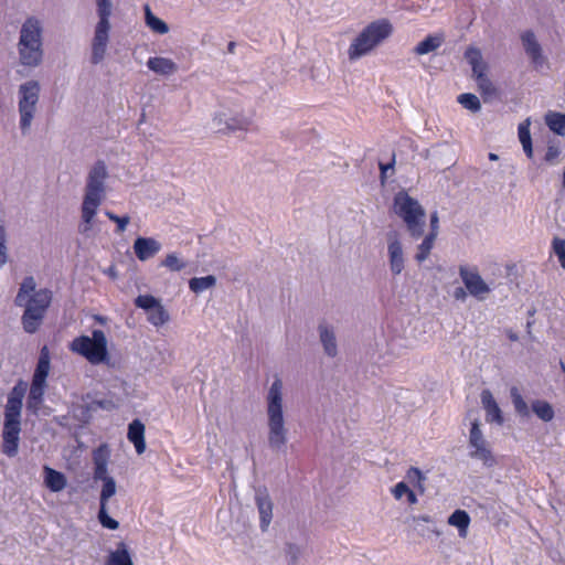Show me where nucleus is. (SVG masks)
<instances>
[{
  "label": "nucleus",
  "instance_id": "1",
  "mask_svg": "<svg viewBox=\"0 0 565 565\" xmlns=\"http://www.w3.org/2000/svg\"><path fill=\"white\" fill-rule=\"evenodd\" d=\"M36 284L32 276L25 277L15 297V305L24 307L22 326L26 333H35L41 327L52 301V291L43 288L35 290Z\"/></svg>",
  "mask_w": 565,
  "mask_h": 565
},
{
  "label": "nucleus",
  "instance_id": "2",
  "mask_svg": "<svg viewBox=\"0 0 565 565\" xmlns=\"http://www.w3.org/2000/svg\"><path fill=\"white\" fill-rule=\"evenodd\" d=\"M26 382L19 380L8 395L3 413L2 452L14 457L19 450L21 433L22 402L26 392Z\"/></svg>",
  "mask_w": 565,
  "mask_h": 565
},
{
  "label": "nucleus",
  "instance_id": "3",
  "mask_svg": "<svg viewBox=\"0 0 565 565\" xmlns=\"http://www.w3.org/2000/svg\"><path fill=\"white\" fill-rule=\"evenodd\" d=\"M107 170L104 161H97L90 169L87 178L85 195L82 204V220L85 223L82 232L90 228V224L97 213L105 195V180Z\"/></svg>",
  "mask_w": 565,
  "mask_h": 565
},
{
  "label": "nucleus",
  "instance_id": "4",
  "mask_svg": "<svg viewBox=\"0 0 565 565\" xmlns=\"http://www.w3.org/2000/svg\"><path fill=\"white\" fill-rule=\"evenodd\" d=\"M393 209L395 214L405 223L412 238L418 239L423 236L426 212L416 199L402 190L394 196Z\"/></svg>",
  "mask_w": 565,
  "mask_h": 565
},
{
  "label": "nucleus",
  "instance_id": "5",
  "mask_svg": "<svg viewBox=\"0 0 565 565\" xmlns=\"http://www.w3.org/2000/svg\"><path fill=\"white\" fill-rule=\"evenodd\" d=\"M392 24L386 19H380L366 25L354 39L348 50L351 61L369 54L380 43L392 34Z\"/></svg>",
  "mask_w": 565,
  "mask_h": 565
},
{
  "label": "nucleus",
  "instance_id": "6",
  "mask_svg": "<svg viewBox=\"0 0 565 565\" xmlns=\"http://www.w3.org/2000/svg\"><path fill=\"white\" fill-rule=\"evenodd\" d=\"M108 342L106 334L100 329H95L92 337L79 335L72 340L70 350L85 358L90 364L98 365L109 361Z\"/></svg>",
  "mask_w": 565,
  "mask_h": 565
},
{
  "label": "nucleus",
  "instance_id": "7",
  "mask_svg": "<svg viewBox=\"0 0 565 565\" xmlns=\"http://www.w3.org/2000/svg\"><path fill=\"white\" fill-rule=\"evenodd\" d=\"M282 383L276 379L268 393V441L271 448H280L286 444V431L284 428L282 405H281Z\"/></svg>",
  "mask_w": 565,
  "mask_h": 565
},
{
  "label": "nucleus",
  "instance_id": "8",
  "mask_svg": "<svg viewBox=\"0 0 565 565\" xmlns=\"http://www.w3.org/2000/svg\"><path fill=\"white\" fill-rule=\"evenodd\" d=\"M42 29L34 18H29L22 25L19 53L23 65L36 66L42 61Z\"/></svg>",
  "mask_w": 565,
  "mask_h": 565
},
{
  "label": "nucleus",
  "instance_id": "9",
  "mask_svg": "<svg viewBox=\"0 0 565 565\" xmlns=\"http://www.w3.org/2000/svg\"><path fill=\"white\" fill-rule=\"evenodd\" d=\"M19 94L20 127L25 132L29 130L34 117L35 106L40 96V85L36 81H29L20 86Z\"/></svg>",
  "mask_w": 565,
  "mask_h": 565
},
{
  "label": "nucleus",
  "instance_id": "10",
  "mask_svg": "<svg viewBox=\"0 0 565 565\" xmlns=\"http://www.w3.org/2000/svg\"><path fill=\"white\" fill-rule=\"evenodd\" d=\"M465 57L472 68V73L481 95L484 98L494 96L497 89L486 74L487 64L482 61L481 51L476 46H469L465 52Z\"/></svg>",
  "mask_w": 565,
  "mask_h": 565
},
{
  "label": "nucleus",
  "instance_id": "11",
  "mask_svg": "<svg viewBox=\"0 0 565 565\" xmlns=\"http://www.w3.org/2000/svg\"><path fill=\"white\" fill-rule=\"evenodd\" d=\"M135 306L147 311V320L154 327H161L170 319L160 300L151 295H139L135 299Z\"/></svg>",
  "mask_w": 565,
  "mask_h": 565
},
{
  "label": "nucleus",
  "instance_id": "12",
  "mask_svg": "<svg viewBox=\"0 0 565 565\" xmlns=\"http://www.w3.org/2000/svg\"><path fill=\"white\" fill-rule=\"evenodd\" d=\"M469 446L473 449L470 452L472 458L482 460V462L488 467H492L495 463V459L483 438L478 420L471 423Z\"/></svg>",
  "mask_w": 565,
  "mask_h": 565
},
{
  "label": "nucleus",
  "instance_id": "13",
  "mask_svg": "<svg viewBox=\"0 0 565 565\" xmlns=\"http://www.w3.org/2000/svg\"><path fill=\"white\" fill-rule=\"evenodd\" d=\"M99 21L95 29V35L92 44V63L98 64L105 55L108 33L110 29L109 17L110 15H98Z\"/></svg>",
  "mask_w": 565,
  "mask_h": 565
},
{
  "label": "nucleus",
  "instance_id": "14",
  "mask_svg": "<svg viewBox=\"0 0 565 565\" xmlns=\"http://www.w3.org/2000/svg\"><path fill=\"white\" fill-rule=\"evenodd\" d=\"M459 275L466 289L471 296L478 299H483L484 296L490 292L489 286L481 278L477 268L469 269L467 266L462 265L459 267Z\"/></svg>",
  "mask_w": 565,
  "mask_h": 565
},
{
  "label": "nucleus",
  "instance_id": "15",
  "mask_svg": "<svg viewBox=\"0 0 565 565\" xmlns=\"http://www.w3.org/2000/svg\"><path fill=\"white\" fill-rule=\"evenodd\" d=\"M521 40L525 50V53L531 58L532 63L539 67L544 64V56L542 55V49L536 41L533 31L527 30L521 34Z\"/></svg>",
  "mask_w": 565,
  "mask_h": 565
},
{
  "label": "nucleus",
  "instance_id": "16",
  "mask_svg": "<svg viewBox=\"0 0 565 565\" xmlns=\"http://www.w3.org/2000/svg\"><path fill=\"white\" fill-rule=\"evenodd\" d=\"M161 249V244L151 237H138L134 243V252L136 257L141 260H148L158 254Z\"/></svg>",
  "mask_w": 565,
  "mask_h": 565
},
{
  "label": "nucleus",
  "instance_id": "17",
  "mask_svg": "<svg viewBox=\"0 0 565 565\" xmlns=\"http://www.w3.org/2000/svg\"><path fill=\"white\" fill-rule=\"evenodd\" d=\"M256 505L260 518V529L263 532L267 531L273 519V502L266 492L258 491L255 497Z\"/></svg>",
  "mask_w": 565,
  "mask_h": 565
},
{
  "label": "nucleus",
  "instance_id": "18",
  "mask_svg": "<svg viewBox=\"0 0 565 565\" xmlns=\"http://www.w3.org/2000/svg\"><path fill=\"white\" fill-rule=\"evenodd\" d=\"M390 267L394 275H398L404 269L403 247L396 234L392 235L387 246Z\"/></svg>",
  "mask_w": 565,
  "mask_h": 565
},
{
  "label": "nucleus",
  "instance_id": "19",
  "mask_svg": "<svg viewBox=\"0 0 565 565\" xmlns=\"http://www.w3.org/2000/svg\"><path fill=\"white\" fill-rule=\"evenodd\" d=\"M109 459V449L107 445H100L93 452V461H94V479L95 480H106L110 477L107 475V465Z\"/></svg>",
  "mask_w": 565,
  "mask_h": 565
},
{
  "label": "nucleus",
  "instance_id": "20",
  "mask_svg": "<svg viewBox=\"0 0 565 565\" xmlns=\"http://www.w3.org/2000/svg\"><path fill=\"white\" fill-rule=\"evenodd\" d=\"M46 388L45 382L32 380L29 395L26 398V408L32 414H38L44 402V393Z\"/></svg>",
  "mask_w": 565,
  "mask_h": 565
},
{
  "label": "nucleus",
  "instance_id": "21",
  "mask_svg": "<svg viewBox=\"0 0 565 565\" xmlns=\"http://www.w3.org/2000/svg\"><path fill=\"white\" fill-rule=\"evenodd\" d=\"M481 403L487 413V422L502 425L504 422L502 412L489 390L482 391Z\"/></svg>",
  "mask_w": 565,
  "mask_h": 565
},
{
  "label": "nucleus",
  "instance_id": "22",
  "mask_svg": "<svg viewBox=\"0 0 565 565\" xmlns=\"http://www.w3.org/2000/svg\"><path fill=\"white\" fill-rule=\"evenodd\" d=\"M127 438L134 444L138 455L146 450L145 425L139 419H134L128 426Z\"/></svg>",
  "mask_w": 565,
  "mask_h": 565
},
{
  "label": "nucleus",
  "instance_id": "23",
  "mask_svg": "<svg viewBox=\"0 0 565 565\" xmlns=\"http://www.w3.org/2000/svg\"><path fill=\"white\" fill-rule=\"evenodd\" d=\"M50 351L46 345H44L40 351V356L36 363V367L34 370L32 380L45 382L50 373L51 362H50Z\"/></svg>",
  "mask_w": 565,
  "mask_h": 565
},
{
  "label": "nucleus",
  "instance_id": "24",
  "mask_svg": "<svg viewBox=\"0 0 565 565\" xmlns=\"http://www.w3.org/2000/svg\"><path fill=\"white\" fill-rule=\"evenodd\" d=\"M44 475V483L51 491L58 492L65 488L66 478L62 472L45 466Z\"/></svg>",
  "mask_w": 565,
  "mask_h": 565
},
{
  "label": "nucleus",
  "instance_id": "25",
  "mask_svg": "<svg viewBox=\"0 0 565 565\" xmlns=\"http://www.w3.org/2000/svg\"><path fill=\"white\" fill-rule=\"evenodd\" d=\"M147 66L154 73L162 75H170L177 71V64L173 61L159 56L150 57Z\"/></svg>",
  "mask_w": 565,
  "mask_h": 565
},
{
  "label": "nucleus",
  "instance_id": "26",
  "mask_svg": "<svg viewBox=\"0 0 565 565\" xmlns=\"http://www.w3.org/2000/svg\"><path fill=\"white\" fill-rule=\"evenodd\" d=\"M531 120L530 118L524 119L519 124L518 136L522 145L523 151L529 159L533 158L532 138L530 132Z\"/></svg>",
  "mask_w": 565,
  "mask_h": 565
},
{
  "label": "nucleus",
  "instance_id": "27",
  "mask_svg": "<svg viewBox=\"0 0 565 565\" xmlns=\"http://www.w3.org/2000/svg\"><path fill=\"white\" fill-rule=\"evenodd\" d=\"M105 565H134L127 545L121 542L110 552Z\"/></svg>",
  "mask_w": 565,
  "mask_h": 565
},
{
  "label": "nucleus",
  "instance_id": "28",
  "mask_svg": "<svg viewBox=\"0 0 565 565\" xmlns=\"http://www.w3.org/2000/svg\"><path fill=\"white\" fill-rule=\"evenodd\" d=\"M443 42V34L428 35L415 46L414 53L417 55L428 54L429 52L437 50Z\"/></svg>",
  "mask_w": 565,
  "mask_h": 565
},
{
  "label": "nucleus",
  "instance_id": "29",
  "mask_svg": "<svg viewBox=\"0 0 565 565\" xmlns=\"http://www.w3.org/2000/svg\"><path fill=\"white\" fill-rule=\"evenodd\" d=\"M436 239H437V236H435L434 233H427L425 235L422 243L417 246V250L414 256V258L417 263L420 264L429 257L431 249L434 248Z\"/></svg>",
  "mask_w": 565,
  "mask_h": 565
},
{
  "label": "nucleus",
  "instance_id": "30",
  "mask_svg": "<svg viewBox=\"0 0 565 565\" xmlns=\"http://www.w3.org/2000/svg\"><path fill=\"white\" fill-rule=\"evenodd\" d=\"M448 523L456 526L460 536L465 537L470 524V516L465 510H456L448 519Z\"/></svg>",
  "mask_w": 565,
  "mask_h": 565
},
{
  "label": "nucleus",
  "instance_id": "31",
  "mask_svg": "<svg viewBox=\"0 0 565 565\" xmlns=\"http://www.w3.org/2000/svg\"><path fill=\"white\" fill-rule=\"evenodd\" d=\"M145 18L147 25L158 34H166L169 31L168 24L161 19L157 18L150 10L149 6L145 8Z\"/></svg>",
  "mask_w": 565,
  "mask_h": 565
},
{
  "label": "nucleus",
  "instance_id": "32",
  "mask_svg": "<svg viewBox=\"0 0 565 565\" xmlns=\"http://www.w3.org/2000/svg\"><path fill=\"white\" fill-rule=\"evenodd\" d=\"M532 409L535 415L544 422H551L554 418V409L552 405L546 401H534L532 403Z\"/></svg>",
  "mask_w": 565,
  "mask_h": 565
},
{
  "label": "nucleus",
  "instance_id": "33",
  "mask_svg": "<svg viewBox=\"0 0 565 565\" xmlns=\"http://www.w3.org/2000/svg\"><path fill=\"white\" fill-rule=\"evenodd\" d=\"M320 339L328 355L334 356L337 354L335 338L332 330L327 327L320 326Z\"/></svg>",
  "mask_w": 565,
  "mask_h": 565
},
{
  "label": "nucleus",
  "instance_id": "34",
  "mask_svg": "<svg viewBox=\"0 0 565 565\" xmlns=\"http://www.w3.org/2000/svg\"><path fill=\"white\" fill-rule=\"evenodd\" d=\"M215 282L216 279L212 275L205 277H194L189 281V287L193 292L199 294L213 287Z\"/></svg>",
  "mask_w": 565,
  "mask_h": 565
},
{
  "label": "nucleus",
  "instance_id": "35",
  "mask_svg": "<svg viewBox=\"0 0 565 565\" xmlns=\"http://www.w3.org/2000/svg\"><path fill=\"white\" fill-rule=\"evenodd\" d=\"M548 128L557 135H565V115L561 113H552L546 116Z\"/></svg>",
  "mask_w": 565,
  "mask_h": 565
},
{
  "label": "nucleus",
  "instance_id": "36",
  "mask_svg": "<svg viewBox=\"0 0 565 565\" xmlns=\"http://www.w3.org/2000/svg\"><path fill=\"white\" fill-rule=\"evenodd\" d=\"M511 398L515 408V412L523 417L530 415L529 406L516 387L511 388Z\"/></svg>",
  "mask_w": 565,
  "mask_h": 565
},
{
  "label": "nucleus",
  "instance_id": "37",
  "mask_svg": "<svg viewBox=\"0 0 565 565\" xmlns=\"http://www.w3.org/2000/svg\"><path fill=\"white\" fill-rule=\"evenodd\" d=\"M458 102L467 109L471 111H479L481 104L479 98L471 93H463L458 96Z\"/></svg>",
  "mask_w": 565,
  "mask_h": 565
},
{
  "label": "nucleus",
  "instance_id": "38",
  "mask_svg": "<svg viewBox=\"0 0 565 565\" xmlns=\"http://www.w3.org/2000/svg\"><path fill=\"white\" fill-rule=\"evenodd\" d=\"M98 520L100 524L109 530H117L119 527L118 521L110 518L107 513V504H100L99 511H98Z\"/></svg>",
  "mask_w": 565,
  "mask_h": 565
},
{
  "label": "nucleus",
  "instance_id": "39",
  "mask_svg": "<svg viewBox=\"0 0 565 565\" xmlns=\"http://www.w3.org/2000/svg\"><path fill=\"white\" fill-rule=\"evenodd\" d=\"M161 265L171 271H180L185 268V263L174 253L168 254L162 260Z\"/></svg>",
  "mask_w": 565,
  "mask_h": 565
},
{
  "label": "nucleus",
  "instance_id": "40",
  "mask_svg": "<svg viewBox=\"0 0 565 565\" xmlns=\"http://www.w3.org/2000/svg\"><path fill=\"white\" fill-rule=\"evenodd\" d=\"M552 249L557 257L559 265L565 269V239L561 237H554L552 241Z\"/></svg>",
  "mask_w": 565,
  "mask_h": 565
},
{
  "label": "nucleus",
  "instance_id": "41",
  "mask_svg": "<svg viewBox=\"0 0 565 565\" xmlns=\"http://www.w3.org/2000/svg\"><path fill=\"white\" fill-rule=\"evenodd\" d=\"M103 488L100 491V504H107L110 497L116 492V482L113 478L103 481Z\"/></svg>",
  "mask_w": 565,
  "mask_h": 565
},
{
  "label": "nucleus",
  "instance_id": "42",
  "mask_svg": "<svg viewBox=\"0 0 565 565\" xmlns=\"http://www.w3.org/2000/svg\"><path fill=\"white\" fill-rule=\"evenodd\" d=\"M105 214L110 221L117 224V233L125 232L127 225L130 222V217L128 215L119 216L110 211H106Z\"/></svg>",
  "mask_w": 565,
  "mask_h": 565
},
{
  "label": "nucleus",
  "instance_id": "43",
  "mask_svg": "<svg viewBox=\"0 0 565 565\" xmlns=\"http://www.w3.org/2000/svg\"><path fill=\"white\" fill-rule=\"evenodd\" d=\"M97 12H98V15H110L111 14L110 0H97Z\"/></svg>",
  "mask_w": 565,
  "mask_h": 565
},
{
  "label": "nucleus",
  "instance_id": "44",
  "mask_svg": "<svg viewBox=\"0 0 565 565\" xmlns=\"http://www.w3.org/2000/svg\"><path fill=\"white\" fill-rule=\"evenodd\" d=\"M249 126V121L245 118L243 119H233L232 122L227 124V128L230 130H246Z\"/></svg>",
  "mask_w": 565,
  "mask_h": 565
},
{
  "label": "nucleus",
  "instance_id": "45",
  "mask_svg": "<svg viewBox=\"0 0 565 565\" xmlns=\"http://www.w3.org/2000/svg\"><path fill=\"white\" fill-rule=\"evenodd\" d=\"M428 233H434L435 236H438V233H439V216H438L437 211H435V212H433L430 214L429 232Z\"/></svg>",
  "mask_w": 565,
  "mask_h": 565
},
{
  "label": "nucleus",
  "instance_id": "46",
  "mask_svg": "<svg viewBox=\"0 0 565 565\" xmlns=\"http://www.w3.org/2000/svg\"><path fill=\"white\" fill-rule=\"evenodd\" d=\"M561 151L556 146H550L545 152L544 160L553 163L559 156Z\"/></svg>",
  "mask_w": 565,
  "mask_h": 565
},
{
  "label": "nucleus",
  "instance_id": "47",
  "mask_svg": "<svg viewBox=\"0 0 565 565\" xmlns=\"http://www.w3.org/2000/svg\"><path fill=\"white\" fill-rule=\"evenodd\" d=\"M7 262V253L4 245V228L0 225V267Z\"/></svg>",
  "mask_w": 565,
  "mask_h": 565
},
{
  "label": "nucleus",
  "instance_id": "48",
  "mask_svg": "<svg viewBox=\"0 0 565 565\" xmlns=\"http://www.w3.org/2000/svg\"><path fill=\"white\" fill-rule=\"evenodd\" d=\"M409 491L408 486L405 482H398L393 488V494L396 499H401L403 495H405Z\"/></svg>",
  "mask_w": 565,
  "mask_h": 565
},
{
  "label": "nucleus",
  "instance_id": "49",
  "mask_svg": "<svg viewBox=\"0 0 565 565\" xmlns=\"http://www.w3.org/2000/svg\"><path fill=\"white\" fill-rule=\"evenodd\" d=\"M407 478L409 480L417 479L419 482L424 480V476L418 468L412 467L407 472Z\"/></svg>",
  "mask_w": 565,
  "mask_h": 565
},
{
  "label": "nucleus",
  "instance_id": "50",
  "mask_svg": "<svg viewBox=\"0 0 565 565\" xmlns=\"http://www.w3.org/2000/svg\"><path fill=\"white\" fill-rule=\"evenodd\" d=\"M395 163V156H393L392 161L390 163H380V170H381V179L382 181L386 178V171L388 169H393Z\"/></svg>",
  "mask_w": 565,
  "mask_h": 565
},
{
  "label": "nucleus",
  "instance_id": "51",
  "mask_svg": "<svg viewBox=\"0 0 565 565\" xmlns=\"http://www.w3.org/2000/svg\"><path fill=\"white\" fill-rule=\"evenodd\" d=\"M454 297L457 300H465L467 297V291L462 287H458L454 290Z\"/></svg>",
  "mask_w": 565,
  "mask_h": 565
},
{
  "label": "nucleus",
  "instance_id": "52",
  "mask_svg": "<svg viewBox=\"0 0 565 565\" xmlns=\"http://www.w3.org/2000/svg\"><path fill=\"white\" fill-rule=\"evenodd\" d=\"M288 554L291 556V561L295 562L297 559L298 548L294 544H288Z\"/></svg>",
  "mask_w": 565,
  "mask_h": 565
},
{
  "label": "nucleus",
  "instance_id": "53",
  "mask_svg": "<svg viewBox=\"0 0 565 565\" xmlns=\"http://www.w3.org/2000/svg\"><path fill=\"white\" fill-rule=\"evenodd\" d=\"M414 521L415 522H426V523H430L433 522L431 518L429 515H419V516H415L414 518Z\"/></svg>",
  "mask_w": 565,
  "mask_h": 565
},
{
  "label": "nucleus",
  "instance_id": "54",
  "mask_svg": "<svg viewBox=\"0 0 565 565\" xmlns=\"http://www.w3.org/2000/svg\"><path fill=\"white\" fill-rule=\"evenodd\" d=\"M407 495V501L411 503V504H414L417 502V497L416 494L409 489V491L406 493Z\"/></svg>",
  "mask_w": 565,
  "mask_h": 565
},
{
  "label": "nucleus",
  "instance_id": "55",
  "mask_svg": "<svg viewBox=\"0 0 565 565\" xmlns=\"http://www.w3.org/2000/svg\"><path fill=\"white\" fill-rule=\"evenodd\" d=\"M428 533H433V534L439 535V532H438L437 530H435V529H433V530H427V533L423 531L420 534H422L423 536H426V535H429Z\"/></svg>",
  "mask_w": 565,
  "mask_h": 565
},
{
  "label": "nucleus",
  "instance_id": "56",
  "mask_svg": "<svg viewBox=\"0 0 565 565\" xmlns=\"http://www.w3.org/2000/svg\"><path fill=\"white\" fill-rule=\"evenodd\" d=\"M234 49H235V43L234 42H230L228 45H227V50L230 53H234Z\"/></svg>",
  "mask_w": 565,
  "mask_h": 565
},
{
  "label": "nucleus",
  "instance_id": "57",
  "mask_svg": "<svg viewBox=\"0 0 565 565\" xmlns=\"http://www.w3.org/2000/svg\"><path fill=\"white\" fill-rule=\"evenodd\" d=\"M489 158H490L491 160H497V159H498V156H497V154H494V153H490V154H489Z\"/></svg>",
  "mask_w": 565,
  "mask_h": 565
}]
</instances>
